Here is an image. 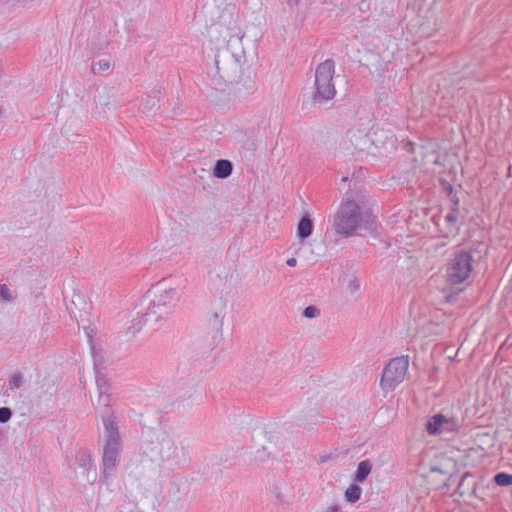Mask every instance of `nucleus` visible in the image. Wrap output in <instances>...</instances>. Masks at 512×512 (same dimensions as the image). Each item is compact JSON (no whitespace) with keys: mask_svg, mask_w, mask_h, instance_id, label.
<instances>
[{"mask_svg":"<svg viewBox=\"0 0 512 512\" xmlns=\"http://www.w3.org/2000/svg\"><path fill=\"white\" fill-rule=\"evenodd\" d=\"M0 10L4 14H17L16 5L13 0H6L0 4Z\"/></svg>","mask_w":512,"mask_h":512,"instance_id":"obj_24","label":"nucleus"},{"mask_svg":"<svg viewBox=\"0 0 512 512\" xmlns=\"http://www.w3.org/2000/svg\"><path fill=\"white\" fill-rule=\"evenodd\" d=\"M452 208L450 212L445 216V221L448 224V231L446 236L452 235L456 236L459 233V227L456 225L458 221V207H459V199L457 196L452 197Z\"/></svg>","mask_w":512,"mask_h":512,"instance_id":"obj_12","label":"nucleus"},{"mask_svg":"<svg viewBox=\"0 0 512 512\" xmlns=\"http://www.w3.org/2000/svg\"><path fill=\"white\" fill-rule=\"evenodd\" d=\"M233 164L226 159L217 160L213 169V175L219 179H225L232 174Z\"/></svg>","mask_w":512,"mask_h":512,"instance_id":"obj_15","label":"nucleus"},{"mask_svg":"<svg viewBox=\"0 0 512 512\" xmlns=\"http://www.w3.org/2000/svg\"><path fill=\"white\" fill-rule=\"evenodd\" d=\"M362 221L359 205L353 200L343 202L334 215L333 227L335 231L344 237L351 236Z\"/></svg>","mask_w":512,"mask_h":512,"instance_id":"obj_7","label":"nucleus"},{"mask_svg":"<svg viewBox=\"0 0 512 512\" xmlns=\"http://www.w3.org/2000/svg\"><path fill=\"white\" fill-rule=\"evenodd\" d=\"M23 384V375L21 372H15L9 379V388L11 390L19 389Z\"/></svg>","mask_w":512,"mask_h":512,"instance_id":"obj_23","label":"nucleus"},{"mask_svg":"<svg viewBox=\"0 0 512 512\" xmlns=\"http://www.w3.org/2000/svg\"><path fill=\"white\" fill-rule=\"evenodd\" d=\"M155 291V298L151 301L145 313L147 321H158L159 318L167 315L169 308L174 306L180 297L178 290L169 285L167 280L158 282Z\"/></svg>","mask_w":512,"mask_h":512,"instance_id":"obj_6","label":"nucleus"},{"mask_svg":"<svg viewBox=\"0 0 512 512\" xmlns=\"http://www.w3.org/2000/svg\"><path fill=\"white\" fill-rule=\"evenodd\" d=\"M456 494L460 497L474 496L475 495V482L472 480L470 474L465 473L458 484Z\"/></svg>","mask_w":512,"mask_h":512,"instance_id":"obj_13","label":"nucleus"},{"mask_svg":"<svg viewBox=\"0 0 512 512\" xmlns=\"http://www.w3.org/2000/svg\"><path fill=\"white\" fill-rule=\"evenodd\" d=\"M494 482L501 487L510 486L512 485V475L505 472H499L494 476Z\"/></svg>","mask_w":512,"mask_h":512,"instance_id":"obj_22","label":"nucleus"},{"mask_svg":"<svg viewBox=\"0 0 512 512\" xmlns=\"http://www.w3.org/2000/svg\"><path fill=\"white\" fill-rule=\"evenodd\" d=\"M12 417V410L9 407L0 408V423L8 422Z\"/></svg>","mask_w":512,"mask_h":512,"instance_id":"obj_28","label":"nucleus"},{"mask_svg":"<svg viewBox=\"0 0 512 512\" xmlns=\"http://www.w3.org/2000/svg\"><path fill=\"white\" fill-rule=\"evenodd\" d=\"M440 184H441V187L442 189L448 193V195L450 196V198L452 199V197H454L455 195H452L453 193V186L450 184V182H448L447 180L445 179H440Z\"/></svg>","mask_w":512,"mask_h":512,"instance_id":"obj_30","label":"nucleus"},{"mask_svg":"<svg viewBox=\"0 0 512 512\" xmlns=\"http://www.w3.org/2000/svg\"><path fill=\"white\" fill-rule=\"evenodd\" d=\"M299 2V0H287L289 6L293 7Z\"/></svg>","mask_w":512,"mask_h":512,"instance_id":"obj_33","label":"nucleus"},{"mask_svg":"<svg viewBox=\"0 0 512 512\" xmlns=\"http://www.w3.org/2000/svg\"><path fill=\"white\" fill-rule=\"evenodd\" d=\"M372 464L369 460L361 461L354 473L353 479L356 482H364L371 473Z\"/></svg>","mask_w":512,"mask_h":512,"instance_id":"obj_17","label":"nucleus"},{"mask_svg":"<svg viewBox=\"0 0 512 512\" xmlns=\"http://www.w3.org/2000/svg\"><path fill=\"white\" fill-rule=\"evenodd\" d=\"M4 439V433L0 430V442Z\"/></svg>","mask_w":512,"mask_h":512,"instance_id":"obj_34","label":"nucleus"},{"mask_svg":"<svg viewBox=\"0 0 512 512\" xmlns=\"http://www.w3.org/2000/svg\"><path fill=\"white\" fill-rule=\"evenodd\" d=\"M152 94L147 95L146 99L142 104V111L145 114H151L158 108L160 90H153Z\"/></svg>","mask_w":512,"mask_h":512,"instance_id":"obj_16","label":"nucleus"},{"mask_svg":"<svg viewBox=\"0 0 512 512\" xmlns=\"http://www.w3.org/2000/svg\"><path fill=\"white\" fill-rule=\"evenodd\" d=\"M409 367L408 357H396L385 366L380 386L384 391H393L405 378Z\"/></svg>","mask_w":512,"mask_h":512,"instance_id":"obj_10","label":"nucleus"},{"mask_svg":"<svg viewBox=\"0 0 512 512\" xmlns=\"http://www.w3.org/2000/svg\"><path fill=\"white\" fill-rule=\"evenodd\" d=\"M320 314V311L319 309L314 306V305H310V306H307L304 311H303V316L305 318H308V319H312V318H315L317 317L318 315Z\"/></svg>","mask_w":512,"mask_h":512,"instance_id":"obj_27","label":"nucleus"},{"mask_svg":"<svg viewBox=\"0 0 512 512\" xmlns=\"http://www.w3.org/2000/svg\"><path fill=\"white\" fill-rule=\"evenodd\" d=\"M97 385L99 387V391H100V400L103 401V408L102 409H97V413L101 416V412L105 411V404H108V406H110L109 404V395H104L103 396V393H106L107 389L105 388V385H106V381L105 380H101L99 377H97ZM110 409H112L111 407H109Z\"/></svg>","mask_w":512,"mask_h":512,"instance_id":"obj_19","label":"nucleus"},{"mask_svg":"<svg viewBox=\"0 0 512 512\" xmlns=\"http://www.w3.org/2000/svg\"><path fill=\"white\" fill-rule=\"evenodd\" d=\"M104 426V444L102 447V473L105 478L113 472L118 464L122 449V439L116 423L114 411L105 404V411L101 412Z\"/></svg>","mask_w":512,"mask_h":512,"instance_id":"obj_3","label":"nucleus"},{"mask_svg":"<svg viewBox=\"0 0 512 512\" xmlns=\"http://www.w3.org/2000/svg\"><path fill=\"white\" fill-rule=\"evenodd\" d=\"M395 142L394 135H390L384 130H373L370 127V122L359 123L346 133L347 149L351 150L352 154H375L385 145L394 148Z\"/></svg>","mask_w":512,"mask_h":512,"instance_id":"obj_2","label":"nucleus"},{"mask_svg":"<svg viewBox=\"0 0 512 512\" xmlns=\"http://www.w3.org/2000/svg\"><path fill=\"white\" fill-rule=\"evenodd\" d=\"M16 5L17 14L23 12L31 6L35 0H13Z\"/></svg>","mask_w":512,"mask_h":512,"instance_id":"obj_26","label":"nucleus"},{"mask_svg":"<svg viewBox=\"0 0 512 512\" xmlns=\"http://www.w3.org/2000/svg\"><path fill=\"white\" fill-rule=\"evenodd\" d=\"M286 264L290 267H294L297 264V260L295 258H289L287 259Z\"/></svg>","mask_w":512,"mask_h":512,"instance_id":"obj_32","label":"nucleus"},{"mask_svg":"<svg viewBox=\"0 0 512 512\" xmlns=\"http://www.w3.org/2000/svg\"><path fill=\"white\" fill-rule=\"evenodd\" d=\"M111 67L110 61L107 59H101L97 62L92 63L91 71L93 74H101L108 71Z\"/></svg>","mask_w":512,"mask_h":512,"instance_id":"obj_21","label":"nucleus"},{"mask_svg":"<svg viewBox=\"0 0 512 512\" xmlns=\"http://www.w3.org/2000/svg\"><path fill=\"white\" fill-rule=\"evenodd\" d=\"M362 489L357 484H351L344 493L345 499L349 503H356L361 497Z\"/></svg>","mask_w":512,"mask_h":512,"instance_id":"obj_18","label":"nucleus"},{"mask_svg":"<svg viewBox=\"0 0 512 512\" xmlns=\"http://www.w3.org/2000/svg\"><path fill=\"white\" fill-rule=\"evenodd\" d=\"M314 224L308 214L304 215L297 225V237L303 241L313 233Z\"/></svg>","mask_w":512,"mask_h":512,"instance_id":"obj_14","label":"nucleus"},{"mask_svg":"<svg viewBox=\"0 0 512 512\" xmlns=\"http://www.w3.org/2000/svg\"><path fill=\"white\" fill-rule=\"evenodd\" d=\"M87 335H88V338H89V343H90L92 355H93V358H94V364H95V366H97L98 364L102 363V360L97 358L96 347H95V345L93 343L92 335L90 333H87Z\"/></svg>","mask_w":512,"mask_h":512,"instance_id":"obj_29","label":"nucleus"},{"mask_svg":"<svg viewBox=\"0 0 512 512\" xmlns=\"http://www.w3.org/2000/svg\"><path fill=\"white\" fill-rule=\"evenodd\" d=\"M473 256L468 251L455 253L446 268V280L452 285L463 283L472 272Z\"/></svg>","mask_w":512,"mask_h":512,"instance_id":"obj_8","label":"nucleus"},{"mask_svg":"<svg viewBox=\"0 0 512 512\" xmlns=\"http://www.w3.org/2000/svg\"><path fill=\"white\" fill-rule=\"evenodd\" d=\"M209 34L211 37L214 34H219L216 40L225 46L233 39L241 40L244 37V32L239 26L237 18L231 12H223L219 22L212 25Z\"/></svg>","mask_w":512,"mask_h":512,"instance_id":"obj_9","label":"nucleus"},{"mask_svg":"<svg viewBox=\"0 0 512 512\" xmlns=\"http://www.w3.org/2000/svg\"><path fill=\"white\" fill-rule=\"evenodd\" d=\"M224 54V57L227 59L223 67L220 66V54H215L214 68L208 71V75L211 77L213 84L216 85V89H222L223 85L230 86V90L240 94L241 88L236 81L237 73L240 71V64L228 54V50H226Z\"/></svg>","mask_w":512,"mask_h":512,"instance_id":"obj_5","label":"nucleus"},{"mask_svg":"<svg viewBox=\"0 0 512 512\" xmlns=\"http://www.w3.org/2000/svg\"><path fill=\"white\" fill-rule=\"evenodd\" d=\"M434 163H435V164H438V163H439L438 158H436V159L434 160Z\"/></svg>","mask_w":512,"mask_h":512,"instance_id":"obj_36","label":"nucleus"},{"mask_svg":"<svg viewBox=\"0 0 512 512\" xmlns=\"http://www.w3.org/2000/svg\"><path fill=\"white\" fill-rule=\"evenodd\" d=\"M188 451V442H181L179 448L166 431L152 432L141 446V457L160 468L174 470L189 463Z\"/></svg>","mask_w":512,"mask_h":512,"instance_id":"obj_1","label":"nucleus"},{"mask_svg":"<svg viewBox=\"0 0 512 512\" xmlns=\"http://www.w3.org/2000/svg\"><path fill=\"white\" fill-rule=\"evenodd\" d=\"M334 73L335 62L333 59H326L316 67L314 91L312 92V101L314 104L322 105L335 97Z\"/></svg>","mask_w":512,"mask_h":512,"instance_id":"obj_4","label":"nucleus"},{"mask_svg":"<svg viewBox=\"0 0 512 512\" xmlns=\"http://www.w3.org/2000/svg\"><path fill=\"white\" fill-rule=\"evenodd\" d=\"M511 173H512V165H510V166H509V168H508V174H509V176H511Z\"/></svg>","mask_w":512,"mask_h":512,"instance_id":"obj_35","label":"nucleus"},{"mask_svg":"<svg viewBox=\"0 0 512 512\" xmlns=\"http://www.w3.org/2000/svg\"><path fill=\"white\" fill-rule=\"evenodd\" d=\"M459 421L454 417H447L443 414H436L430 417L425 425V429L430 435H440L444 432H453L458 430Z\"/></svg>","mask_w":512,"mask_h":512,"instance_id":"obj_11","label":"nucleus"},{"mask_svg":"<svg viewBox=\"0 0 512 512\" xmlns=\"http://www.w3.org/2000/svg\"><path fill=\"white\" fill-rule=\"evenodd\" d=\"M0 299L4 302H12L14 296L6 284H0Z\"/></svg>","mask_w":512,"mask_h":512,"instance_id":"obj_25","label":"nucleus"},{"mask_svg":"<svg viewBox=\"0 0 512 512\" xmlns=\"http://www.w3.org/2000/svg\"><path fill=\"white\" fill-rule=\"evenodd\" d=\"M341 507L339 505H332L324 509L322 512H340Z\"/></svg>","mask_w":512,"mask_h":512,"instance_id":"obj_31","label":"nucleus"},{"mask_svg":"<svg viewBox=\"0 0 512 512\" xmlns=\"http://www.w3.org/2000/svg\"><path fill=\"white\" fill-rule=\"evenodd\" d=\"M209 325L213 332L219 333L222 330L223 318L217 312H212L209 317Z\"/></svg>","mask_w":512,"mask_h":512,"instance_id":"obj_20","label":"nucleus"}]
</instances>
